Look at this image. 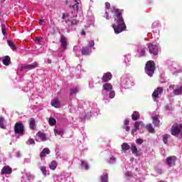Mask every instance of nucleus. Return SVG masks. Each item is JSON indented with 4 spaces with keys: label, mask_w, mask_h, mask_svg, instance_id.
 Returning a JSON list of instances; mask_svg holds the SVG:
<instances>
[{
    "label": "nucleus",
    "mask_w": 182,
    "mask_h": 182,
    "mask_svg": "<svg viewBox=\"0 0 182 182\" xmlns=\"http://www.w3.org/2000/svg\"><path fill=\"white\" fill-rule=\"evenodd\" d=\"M113 12L117 26H116V24H112V28L115 33H122L123 31H126V23H124L123 16H122V11L119 9L114 8Z\"/></svg>",
    "instance_id": "f257e3e1"
},
{
    "label": "nucleus",
    "mask_w": 182,
    "mask_h": 182,
    "mask_svg": "<svg viewBox=\"0 0 182 182\" xmlns=\"http://www.w3.org/2000/svg\"><path fill=\"white\" fill-rule=\"evenodd\" d=\"M145 73L149 76V77H153L154 72H156V63L153 60H149L146 63L144 68Z\"/></svg>",
    "instance_id": "f03ea898"
},
{
    "label": "nucleus",
    "mask_w": 182,
    "mask_h": 182,
    "mask_svg": "<svg viewBox=\"0 0 182 182\" xmlns=\"http://www.w3.org/2000/svg\"><path fill=\"white\" fill-rule=\"evenodd\" d=\"M182 130V124L175 123L173 124L171 129V133L172 136H178Z\"/></svg>",
    "instance_id": "7ed1b4c3"
},
{
    "label": "nucleus",
    "mask_w": 182,
    "mask_h": 182,
    "mask_svg": "<svg viewBox=\"0 0 182 182\" xmlns=\"http://www.w3.org/2000/svg\"><path fill=\"white\" fill-rule=\"evenodd\" d=\"M146 46L151 55H153L154 56H157V55H159V46L153 43H147Z\"/></svg>",
    "instance_id": "20e7f679"
},
{
    "label": "nucleus",
    "mask_w": 182,
    "mask_h": 182,
    "mask_svg": "<svg viewBox=\"0 0 182 182\" xmlns=\"http://www.w3.org/2000/svg\"><path fill=\"white\" fill-rule=\"evenodd\" d=\"M24 132L23 124H22V122H16L14 125V133H16V134H19L20 136H23Z\"/></svg>",
    "instance_id": "39448f33"
},
{
    "label": "nucleus",
    "mask_w": 182,
    "mask_h": 182,
    "mask_svg": "<svg viewBox=\"0 0 182 182\" xmlns=\"http://www.w3.org/2000/svg\"><path fill=\"white\" fill-rule=\"evenodd\" d=\"M60 42L61 43L62 51L65 52L68 49V38L64 35H61Z\"/></svg>",
    "instance_id": "423d86ee"
},
{
    "label": "nucleus",
    "mask_w": 182,
    "mask_h": 182,
    "mask_svg": "<svg viewBox=\"0 0 182 182\" xmlns=\"http://www.w3.org/2000/svg\"><path fill=\"white\" fill-rule=\"evenodd\" d=\"M176 160L177 157H176V156H168L166 159V163L168 166V167H173V166H176Z\"/></svg>",
    "instance_id": "0eeeda50"
},
{
    "label": "nucleus",
    "mask_w": 182,
    "mask_h": 182,
    "mask_svg": "<svg viewBox=\"0 0 182 182\" xmlns=\"http://www.w3.org/2000/svg\"><path fill=\"white\" fill-rule=\"evenodd\" d=\"M164 90L161 87H157L156 90H155L152 93V98L159 99V97H160V95H163Z\"/></svg>",
    "instance_id": "6e6552de"
},
{
    "label": "nucleus",
    "mask_w": 182,
    "mask_h": 182,
    "mask_svg": "<svg viewBox=\"0 0 182 182\" xmlns=\"http://www.w3.org/2000/svg\"><path fill=\"white\" fill-rule=\"evenodd\" d=\"M50 105L53 107H55V109H60V107H62V102L58 98L53 100Z\"/></svg>",
    "instance_id": "1a4fd4ad"
},
{
    "label": "nucleus",
    "mask_w": 182,
    "mask_h": 182,
    "mask_svg": "<svg viewBox=\"0 0 182 182\" xmlns=\"http://www.w3.org/2000/svg\"><path fill=\"white\" fill-rule=\"evenodd\" d=\"M143 125V122H136L134 124V129L132 130L131 134L134 136V134L137 130H140V126Z\"/></svg>",
    "instance_id": "9d476101"
},
{
    "label": "nucleus",
    "mask_w": 182,
    "mask_h": 182,
    "mask_svg": "<svg viewBox=\"0 0 182 182\" xmlns=\"http://www.w3.org/2000/svg\"><path fill=\"white\" fill-rule=\"evenodd\" d=\"M1 174L2 176H5L6 174H12V168L11 167H9V166H4L1 168Z\"/></svg>",
    "instance_id": "9b49d317"
},
{
    "label": "nucleus",
    "mask_w": 182,
    "mask_h": 182,
    "mask_svg": "<svg viewBox=\"0 0 182 182\" xmlns=\"http://www.w3.org/2000/svg\"><path fill=\"white\" fill-rule=\"evenodd\" d=\"M35 68H38V63L36 62L21 66V69H27L28 70H32V69H35Z\"/></svg>",
    "instance_id": "f8f14e48"
},
{
    "label": "nucleus",
    "mask_w": 182,
    "mask_h": 182,
    "mask_svg": "<svg viewBox=\"0 0 182 182\" xmlns=\"http://www.w3.org/2000/svg\"><path fill=\"white\" fill-rule=\"evenodd\" d=\"M36 136L41 139V141H47V140H49V137L46 136V134L42 132H38L36 134Z\"/></svg>",
    "instance_id": "ddd939ff"
},
{
    "label": "nucleus",
    "mask_w": 182,
    "mask_h": 182,
    "mask_svg": "<svg viewBox=\"0 0 182 182\" xmlns=\"http://www.w3.org/2000/svg\"><path fill=\"white\" fill-rule=\"evenodd\" d=\"M112 73H105L104 75L102 76V80L103 83H106L109 82V80H112Z\"/></svg>",
    "instance_id": "4468645a"
},
{
    "label": "nucleus",
    "mask_w": 182,
    "mask_h": 182,
    "mask_svg": "<svg viewBox=\"0 0 182 182\" xmlns=\"http://www.w3.org/2000/svg\"><path fill=\"white\" fill-rule=\"evenodd\" d=\"M90 52H92V50L90 47H83L81 53L83 56H87L88 55H90Z\"/></svg>",
    "instance_id": "2eb2a0df"
},
{
    "label": "nucleus",
    "mask_w": 182,
    "mask_h": 182,
    "mask_svg": "<svg viewBox=\"0 0 182 182\" xmlns=\"http://www.w3.org/2000/svg\"><path fill=\"white\" fill-rule=\"evenodd\" d=\"M102 87L103 90H105L106 92H110L111 90H113V85L109 82L103 84Z\"/></svg>",
    "instance_id": "dca6fc26"
},
{
    "label": "nucleus",
    "mask_w": 182,
    "mask_h": 182,
    "mask_svg": "<svg viewBox=\"0 0 182 182\" xmlns=\"http://www.w3.org/2000/svg\"><path fill=\"white\" fill-rule=\"evenodd\" d=\"M50 154V150L48 148H44L40 154V157L42 159L46 157V155Z\"/></svg>",
    "instance_id": "f3484780"
},
{
    "label": "nucleus",
    "mask_w": 182,
    "mask_h": 182,
    "mask_svg": "<svg viewBox=\"0 0 182 182\" xmlns=\"http://www.w3.org/2000/svg\"><path fill=\"white\" fill-rule=\"evenodd\" d=\"M29 127L31 130H35V127H36V122L35 121V119H29Z\"/></svg>",
    "instance_id": "a211bd4d"
},
{
    "label": "nucleus",
    "mask_w": 182,
    "mask_h": 182,
    "mask_svg": "<svg viewBox=\"0 0 182 182\" xmlns=\"http://www.w3.org/2000/svg\"><path fill=\"white\" fill-rule=\"evenodd\" d=\"M132 119L134 120V122L139 120V119H140V113H139L137 111L134 112L132 114Z\"/></svg>",
    "instance_id": "6ab92c4d"
},
{
    "label": "nucleus",
    "mask_w": 182,
    "mask_h": 182,
    "mask_svg": "<svg viewBox=\"0 0 182 182\" xmlns=\"http://www.w3.org/2000/svg\"><path fill=\"white\" fill-rule=\"evenodd\" d=\"M3 63L5 65V66H9V65H11V57L5 56L3 59Z\"/></svg>",
    "instance_id": "aec40b11"
},
{
    "label": "nucleus",
    "mask_w": 182,
    "mask_h": 182,
    "mask_svg": "<svg viewBox=\"0 0 182 182\" xmlns=\"http://www.w3.org/2000/svg\"><path fill=\"white\" fill-rule=\"evenodd\" d=\"M138 52L139 53V56H144L146 55V48L143 46L139 47Z\"/></svg>",
    "instance_id": "412c9836"
},
{
    "label": "nucleus",
    "mask_w": 182,
    "mask_h": 182,
    "mask_svg": "<svg viewBox=\"0 0 182 182\" xmlns=\"http://www.w3.org/2000/svg\"><path fill=\"white\" fill-rule=\"evenodd\" d=\"M7 43L9 46H10L11 49H12V50H16V46H15V44L14 43V41L11 40H8Z\"/></svg>",
    "instance_id": "4be33fe9"
},
{
    "label": "nucleus",
    "mask_w": 182,
    "mask_h": 182,
    "mask_svg": "<svg viewBox=\"0 0 182 182\" xmlns=\"http://www.w3.org/2000/svg\"><path fill=\"white\" fill-rule=\"evenodd\" d=\"M50 170H56V167H58V162L56 161H53L49 165Z\"/></svg>",
    "instance_id": "5701e85b"
},
{
    "label": "nucleus",
    "mask_w": 182,
    "mask_h": 182,
    "mask_svg": "<svg viewBox=\"0 0 182 182\" xmlns=\"http://www.w3.org/2000/svg\"><path fill=\"white\" fill-rule=\"evenodd\" d=\"M75 4L74 5H70V8H73L75 12H79V3L75 1Z\"/></svg>",
    "instance_id": "b1692460"
},
{
    "label": "nucleus",
    "mask_w": 182,
    "mask_h": 182,
    "mask_svg": "<svg viewBox=\"0 0 182 182\" xmlns=\"http://www.w3.org/2000/svg\"><path fill=\"white\" fill-rule=\"evenodd\" d=\"M173 93L176 96L182 95V86H180L178 89L174 90Z\"/></svg>",
    "instance_id": "393cba45"
},
{
    "label": "nucleus",
    "mask_w": 182,
    "mask_h": 182,
    "mask_svg": "<svg viewBox=\"0 0 182 182\" xmlns=\"http://www.w3.org/2000/svg\"><path fill=\"white\" fill-rule=\"evenodd\" d=\"M130 149V145L127 143H123L122 145V149L123 151H127Z\"/></svg>",
    "instance_id": "a878e982"
},
{
    "label": "nucleus",
    "mask_w": 182,
    "mask_h": 182,
    "mask_svg": "<svg viewBox=\"0 0 182 182\" xmlns=\"http://www.w3.org/2000/svg\"><path fill=\"white\" fill-rule=\"evenodd\" d=\"M146 127V130H148L149 133H154V128L153 127V125L151 124H147Z\"/></svg>",
    "instance_id": "bb28decb"
},
{
    "label": "nucleus",
    "mask_w": 182,
    "mask_h": 182,
    "mask_svg": "<svg viewBox=\"0 0 182 182\" xmlns=\"http://www.w3.org/2000/svg\"><path fill=\"white\" fill-rule=\"evenodd\" d=\"M152 119L154 120V124H156V126H160V120H159V117L157 116L152 117Z\"/></svg>",
    "instance_id": "cd10ccee"
},
{
    "label": "nucleus",
    "mask_w": 182,
    "mask_h": 182,
    "mask_svg": "<svg viewBox=\"0 0 182 182\" xmlns=\"http://www.w3.org/2000/svg\"><path fill=\"white\" fill-rule=\"evenodd\" d=\"M70 26H77L79 25V21L76 19H72L70 20Z\"/></svg>",
    "instance_id": "c85d7f7f"
},
{
    "label": "nucleus",
    "mask_w": 182,
    "mask_h": 182,
    "mask_svg": "<svg viewBox=\"0 0 182 182\" xmlns=\"http://www.w3.org/2000/svg\"><path fill=\"white\" fill-rule=\"evenodd\" d=\"M50 126H55L56 124V119L53 117H50L48 119Z\"/></svg>",
    "instance_id": "c756f323"
},
{
    "label": "nucleus",
    "mask_w": 182,
    "mask_h": 182,
    "mask_svg": "<svg viewBox=\"0 0 182 182\" xmlns=\"http://www.w3.org/2000/svg\"><path fill=\"white\" fill-rule=\"evenodd\" d=\"M40 169H41V171H42L43 176H45V177H46L47 173H48V171L46 170V166H41Z\"/></svg>",
    "instance_id": "7c9ffc66"
},
{
    "label": "nucleus",
    "mask_w": 182,
    "mask_h": 182,
    "mask_svg": "<svg viewBox=\"0 0 182 182\" xmlns=\"http://www.w3.org/2000/svg\"><path fill=\"white\" fill-rule=\"evenodd\" d=\"M77 92H79V90L77 89V87L71 89L70 92V96H73V95H76Z\"/></svg>",
    "instance_id": "2f4dec72"
},
{
    "label": "nucleus",
    "mask_w": 182,
    "mask_h": 182,
    "mask_svg": "<svg viewBox=\"0 0 182 182\" xmlns=\"http://www.w3.org/2000/svg\"><path fill=\"white\" fill-rule=\"evenodd\" d=\"M168 139H170V135L168 134H165L163 136V141L165 144H167V143L168 142Z\"/></svg>",
    "instance_id": "473e14b6"
},
{
    "label": "nucleus",
    "mask_w": 182,
    "mask_h": 182,
    "mask_svg": "<svg viewBox=\"0 0 182 182\" xmlns=\"http://www.w3.org/2000/svg\"><path fill=\"white\" fill-rule=\"evenodd\" d=\"M108 178L109 176H107V173H105L103 176H101V182H107Z\"/></svg>",
    "instance_id": "72a5a7b5"
},
{
    "label": "nucleus",
    "mask_w": 182,
    "mask_h": 182,
    "mask_svg": "<svg viewBox=\"0 0 182 182\" xmlns=\"http://www.w3.org/2000/svg\"><path fill=\"white\" fill-rule=\"evenodd\" d=\"M81 167L82 168H85V170H87L89 168V164H87L85 161H82L81 162Z\"/></svg>",
    "instance_id": "f704fd0d"
},
{
    "label": "nucleus",
    "mask_w": 182,
    "mask_h": 182,
    "mask_svg": "<svg viewBox=\"0 0 182 182\" xmlns=\"http://www.w3.org/2000/svg\"><path fill=\"white\" fill-rule=\"evenodd\" d=\"M1 32L4 36H6V27L5 26V24H1Z\"/></svg>",
    "instance_id": "c9c22d12"
},
{
    "label": "nucleus",
    "mask_w": 182,
    "mask_h": 182,
    "mask_svg": "<svg viewBox=\"0 0 182 182\" xmlns=\"http://www.w3.org/2000/svg\"><path fill=\"white\" fill-rule=\"evenodd\" d=\"M5 119L2 117H0V127L1 129H5V125H4V121Z\"/></svg>",
    "instance_id": "e433bc0d"
},
{
    "label": "nucleus",
    "mask_w": 182,
    "mask_h": 182,
    "mask_svg": "<svg viewBox=\"0 0 182 182\" xmlns=\"http://www.w3.org/2000/svg\"><path fill=\"white\" fill-rule=\"evenodd\" d=\"M131 151H132L133 154H136L137 156V147L136 146H132L131 147Z\"/></svg>",
    "instance_id": "4c0bfd02"
},
{
    "label": "nucleus",
    "mask_w": 182,
    "mask_h": 182,
    "mask_svg": "<svg viewBox=\"0 0 182 182\" xmlns=\"http://www.w3.org/2000/svg\"><path fill=\"white\" fill-rule=\"evenodd\" d=\"M114 96H116V94L114 93V91L112 90L109 92V99H114Z\"/></svg>",
    "instance_id": "58836bf2"
},
{
    "label": "nucleus",
    "mask_w": 182,
    "mask_h": 182,
    "mask_svg": "<svg viewBox=\"0 0 182 182\" xmlns=\"http://www.w3.org/2000/svg\"><path fill=\"white\" fill-rule=\"evenodd\" d=\"M93 46H95V41L93 40H91L90 42H89V46H87L88 48H93Z\"/></svg>",
    "instance_id": "ea45409f"
},
{
    "label": "nucleus",
    "mask_w": 182,
    "mask_h": 182,
    "mask_svg": "<svg viewBox=\"0 0 182 182\" xmlns=\"http://www.w3.org/2000/svg\"><path fill=\"white\" fill-rule=\"evenodd\" d=\"M122 84L124 85V86H127V85H129V84L127 83V78L122 79Z\"/></svg>",
    "instance_id": "a19ab883"
},
{
    "label": "nucleus",
    "mask_w": 182,
    "mask_h": 182,
    "mask_svg": "<svg viewBox=\"0 0 182 182\" xmlns=\"http://www.w3.org/2000/svg\"><path fill=\"white\" fill-rule=\"evenodd\" d=\"M54 133L55 134H62L63 133V132H62L61 130H59V129H54Z\"/></svg>",
    "instance_id": "79ce46f5"
},
{
    "label": "nucleus",
    "mask_w": 182,
    "mask_h": 182,
    "mask_svg": "<svg viewBox=\"0 0 182 182\" xmlns=\"http://www.w3.org/2000/svg\"><path fill=\"white\" fill-rule=\"evenodd\" d=\"M114 161H116V158L114 156H112L109 160V164L114 163Z\"/></svg>",
    "instance_id": "37998d69"
},
{
    "label": "nucleus",
    "mask_w": 182,
    "mask_h": 182,
    "mask_svg": "<svg viewBox=\"0 0 182 182\" xmlns=\"http://www.w3.org/2000/svg\"><path fill=\"white\" fill-rule=\"evenodd\" d=\"M143 139H137L136 140V144H143Z\"/></svg>",
    "instance_id": "c03bdc74"
},
{
    "label": "nucleus",
    "mask_w": 182,
    "mask_h": 182,
    "mask_svg": "<svg viewBox=\"0 0 182 182\" xmlns=\"http://www.w3.org/2000/svg\"><path fill=\"white\" fill-rule=\"evenodd\" d=\"M129 124H130V121L129 119H124V126H129Z\"/></svg>",
    "instance_id": "a18cd8bd"
},
{
    "label": "nucleus",
    "mask_w": 182,
    "mask_h": 182,
    "mask_svg": "<svg viewBox=\"0 0 182 182\" xmlns=\"http://www.w3.org/2000/svg\"><path fill=\"white\" fill-rule=\"evenodd\" d=\"M123 129H124L126 132H129L130 130V127H129V125H124Z\"/></svg>",
    "instance_id": "49530a36"
},
{
    "label": "nucleus",
    "mask_w": 182,
    "mask_h": 182,
    "mask_svg": "<svg viewBox=\"0 0 182 182\" xmlns=\"http://www.w3.org/2000/svg\"><path fill=\"white\" fill-rule=\"evenodd\" d=\"M29 144H35V140L33 139H28Z\"/></svg>",
    "instance_id": "de8ad7c7"
},
{
    "label": "nucleus",
    "mask_w": 182,
    "mask_h": 182,
    "mask_svg": "<svg viewBox=\"0 0 182 182\" xmlns=\"http://www.w3.org/2000/svg\"><path fill=\"white\" fill-rule=\"evenodd\" d=\"M69 16V14H63L62 19H65L66 17Z\"/></svg>",
    "instance_id": "09e8293b"
},
{
    "label": "nucleus",
    "mask_w": 182,
    "mask_h": 182,
    "mask_svg": "<svg viewBox=\"0 0 182 182\" xmlns=\"http://www.w3.org/2000/svg\"><path fill=\"white\" fill-rule=\"evenodd\" d=\"M105 8H106L107 9H110V3L107 2V3L105 4Z\"/></svg>",
    "instance_id": "8fccbe9b"
},
{
    "label": "nucleus",
    "mask_w": 182,
    "mask_h": 182,
    "mask_svg": "<svg viewBox=\"0 0 182 182\" xmlns=\"http://www.w3.org/2000/svg\"><path fill=\"white\" fill-rule=\"evenodd\" d=\"M105 18H106L107 20H109V13L107 11H106L105 13Z\"/></svg>",
    "instance_id": "3c124183"
},
{
    "label": "nucleus",
    "mask_w": 182,
    "mask_h": 182,
    "mask_svg": "<svg viewBox=\"0 0 182 182\" xmlns=\"http://www.w3.org/2000/svg\"><path fill=\"white\" fill-rule=\"evenodd\" d=\"M80 33H81V35H82L83 36H86V31H85V30H82Z\"/></svg>",
    "instance_id": "603ef678"
},
{
    "label": "nucleus",
    "mask_w": 182,
    "mask_h": 182,
    "mask_svg": "<svg viewBox=\"0 0 182 182\" xmlns=\"http://www.w3.org/2000/svg\"><path fill=\"white\" fill-rule=\"evenodd\" d=\"M44 22H45V20H43V19L40 20L39 21V25H41V26L43 25Z\"/></svg>",
    "instance_id": "864d4df0"
},
{
    "label": "nucleus",
    "mask_w": 182,
    "mask_h": 182,
    "mask_svg": "<svg viewBox=\"0 0 182 182\" xmlns=\"http://www.w3.org/2000/svg\"><path fill=\"white\" fill-rule=\"evenodd\" d=\"M47 62H48V63H49V65H50V63H52V60L48 59Z\"/></svg>",
    "instance_id": "5fc2aeb1"
},
{
    "label": "nucleus",
    "mask_w": 182,
    "mask_h": 182,
    "mask_svg": "<svg viewBox=\"0 0 182 182\" xmlns=\"http://www.w3.org/2000/svg\"><path fill=\"white\" fill-rule=\"evenodd\" d=\"M36 41H37L38 42H41V39L39 38V37H36Z\"/></svg>",
    "instance_id": "6e6d98bb"
},
{
    "label": "nucleus",
    "mask_w": 182,
    "mask_h": 182,
    "mask_svg": "<svg viewBox=\"0 0 182 182\" xmlns=\"http://www.w3.org/2000/svg\"><path fill=\"white\" fill-rule=\"evenodd\" d=\"M169 89H174V85H171L169 86Z\"/></svg>",
    "instance_id": "4d7b16f0"
},
{
    "label": "nucleus",
    "mask_w": 182,
    "mask_h": 182,
    "mask_svg": "<svg viewBox=\"0 0 182 182\" xmlns=\"http://www.w3.org/2000/svg\"><path fill=\"white\" fill-rule=\"evenodd\" d=\"M106 93H107V91H105H105H103V92H102V95H106Z\"/></svg>",
    "instance_id": "13d9d810"
}]
</instances>
